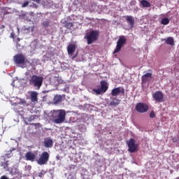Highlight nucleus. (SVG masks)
<instances>
[{
	"label": "nucleus",
	"instance_id": "10",
	"mask_svg": "<svg viewBox=\"0 0 179 179\" xmlns=\"http://www.w3.org/2000/svg\"><path fill=\"white\" fill-rule=\"evenodd\" d=\"M13 60L17 65H24V63L26 62V57L23 54H17L14 56Z\"/></svg>",
	"mask_w": 179,
	"mask_h": 179
},
{
	"label": "nucleus",
	"instance_id": "28",
	"mask_svg": "<svg viewBox=\"0 0 179 179\" xmlns=\"http://www.w3.org/2000/svg\"><path fill=\"white\" fill-rule=\"evenodd\" d=\"M36 117H37V115H31L29 118V121H34V120H36Z\"/></svg>",
	"mask_w": 179,
	"mask_h": 179
},
{
	"label": "nucleus",
	"instance_id": "2",
	"mask_svg": "<svg viewBox=\"0 0 179 179\" xmlns=\"http://www.w3.org/2000/svg\"><path fill=\"white\" fill-rule=\"evenodd\" d=\"M66 113L64 110H55L52 115L55 124H62L65 122Z\"/></svg>",
	"mask_w": 179,
	"mask_h": 179
},
{
	"label": "nucleus",
	"instance_id": "30",
	"mask_svg": "<svg viewBox=\"0 0 179 179\" xmlns=\"http://www.w3.org/2000/svg\"><path fill=\"white\" fill-rule=\"evenodd\" d=\"M31 125H34L36 128H40V123H32Z\"/></svg>",
	"mask_w": 179,
	"mask_h": 179
},
{
	"label": "nucleus",
	"instance_id": "14",
	"mask_svg": "<svg viewBox=\"0 0 179 179\" xmlns=\"http://www.w3.org/2000/svg\"><path fill=\"white\" fill-rule=\"evenodd\" d=\"M126 17V22L129 24L130 27L132 29L134 28V26L135 24V20L134 19V17L131 15L125 16Z\"/></svg>",
	"mask_w": 179,
	"mask_h": 179
},
{
	"label": "nucleus",
	"instance_id": "9",
	"mask_svg": "<svg viewBox=\"0 0 179 179\" xmlns=\"http://www.w3.org/2000/svg\"><path fill=\"white\" fill-rule=\"evenodd\" d=\"M135 108L137 113H147V111H148L149 106H148V104L144 103H138L136 105Z\"/></svg>",
	"mask_w": 179,
	"mask_h": 179
},
{
	"label": "nucleus",
	"instance_id": "25",
	"mask_svg": "<svg viewBox=\"0 0 179 179\" xmlns=\"http://www.w3.org/2000/svg\"><path fill=\"white\" fill-rule=\"evenodd\" d=\"M146 78H152V73H147L142 76V80H145Z\"/></svg>",
	"mask_w": 179,
	"mask_h": 179
},
{
	"label": "nucleus",
	"instance_id": "19",
	"mask_svg": "<svg viewBox=\"0 0 179 179\" xmlns=\"http://www.w3.org/2000/svg\"><path fill=\"white\" fill-rule=\"evenodd\" d=\"M165 43L168 45H174V38L173 37H168L165 39Z\"/></svg>",
	"mask_w": 179,
	"mask_h": 179
},
{
	"label": "nucleus",
	"instance_id": "4",
	"mask_svg": "<svg viewBox=\"0 0 179 179\" xmlns=\"http://www.w3.org/2000/svg\"><path fill=\"white\" fill-rule=\"evenodd\" d=\"M101 85L98 87V89H94L93 92L96 93V94H101V93H106L107 90H108V83L106 80L101 81Z\"/></svg>",
	"mask_w": 179,
	"mask_h": 179
},
{
	"label": "nucleus",
	"instance_id": "22",
	"mask_svg": "<svg viewBox=\"0 0 179 179\" xmlns=\"http://www.w3.org/2000/svg\"><path fill=\"white\" fill-rule=\"evenodd\" d=\"M63 24L66 29H71V27H73V23L68 22V21H64Z\"/></svg>",
	"mask_w": 179,
	"mask_h": 179
},
{
	"label": "nucleus",
	"instance_id": "7",
	"mask_svg": "<svg viewBox=\"0 0 179 179\" xmlns=\"http://www.w3.org/2000/svg\"><path fill=\"white\" fill-rule=\"evenodd\" d=\"M127 43V39L125 38V36H120L117 42V45L113 51V54H117V52H120L121 51V48H122V45Z\"/></svg>",
	"mask_w": 179,
	"mask_h": 179
},
{
	"label": "nucleus",
	"instance_id": "12",
	"mask_svg": "<svg viewBox=\"0 0 179 179\" xmlns=\"http://www.w3.org/2000/svg\"><path fill=\"white\" fill-rule=\"evenodd\" d=\"M120 93H122V94L125 93V90H124V88H121L120 87L114 88L112 90L110 94L111 96H113L114 97H115V96H118Z\"/></svg>",
	"mask_w": 179,
	"mask_h": 179
},
{
	"label": "nucleus",
	"instance_id": "32",
	"mask_svg": "<svg viewBox=\"0 0 179 179\" xmlns=\"http://www.w3.org/2000/svg\"><path fill=\"white\" fill-rule=\"evenodd\" d=\"M20 104H25L26 103V101L24 99H20Z\"/></svg>",
	"mask_w": 179,
	"mask_h": 179
},
{
	"label": "nucleus",
	"instance_id": "15",
	"mask_svg": "<svg viewBox=\"0 0 179 179\" xmlns=\"http://www.w3.org/2000/svg\"><path fill=\"white\" fill-rule=\"evenodd\" d=\"M76 50V45L75 44H70L67 46V52L69 55H73Z\"/></svg>",
	"mask_w": 179,
	"mask_h": 179
},
{
	"label": "nucleus",
	"instance_id": "35",
	"mask_svg": "<svg viewBox=\"0 0 179 179\" xmlns=\"http://www.w3.org/2000/svg\"><path fill=\"white\" fill-rule=\"evenodd\" d=\"M10 38H15V33L12 32V33L10 34Z\"/></svg>",
	"mask_w": 179,
	"mask_h": 179
},
{
	"label": "nucleus",
	"instance_id": "5",
	"mask_svg": "<svg viewBox=\"0 0 179 179\" xmlns=\"http://www.w3.org/2000/svg\"><path fill=\"white\" fill-rule=\"evenodd\" d=\"M48 160H50V153L45 151L41 153L39 159L37 160V163L40 166H44V164L48 163Z\"/></svg>",
	"mask_w": 179,
	"mask_h": 179
},
{
	"label": "nucleus",
	"instance_id": "16",
	"mask_svg": "<svg viewBox=\"0 0 179 179\" xmlns=\"http://www.w3.org/2000/svg\"><path fill=\"white\" fill-rule=\"evenodd\" d=\"M43 145L45 148H51L54 145V141H52V139L47 138L44 139Z\"/></svg>",
	"mask_w": 179,
	"mask_h": 179
},
{
	"label": "nucleus",
	"instance_id": "6",
	"mask_svg": "<svg viewBox=\"0 0 179 179\" xmlns=\"http://www.w3.org/2000/svg\"><path fill=\"white\" fill-rule=\"evenodd\" d=\"M128 145V151L130 153H135V152H138V144H136V141L134 138H130V140L127 142Z\"/></svg>",
	"mask_w": 179,
	"mask_h": 179
},
{
	"label": "nucleus",
	"instance_id": "33",
	"mask_svg": "<svg viewBox=\"0 0 179 179\" xmlns=\"http://www.w3.org/2000/svg\"><path fill=\"white\" fill-rule=\"evenodd\" d=\"M43 176H44V172L42 171L41 172H40L39 173H38V177H43Z\"/></svg>",
	"mask_w": 179,
	"mask_h": 179
},
{
	"label": "nucleus",
	"instance_id": "27",
	"mask_svg": "<svg viewBox=\"0 0 179 179\" xmlns=\"http://www.w3.org/2000/svg\"><path fill=\"white\" fill-rule=\"evenodd\" d=\"M4 157H5V159H6V157H7V159H9V158L12 157V150L10 151V153L6 154L4 156Z\"/></svg>",
	"mask_w": 179,
	"mask_h": 179
},
{
	"label": "nucleus",
	"instance_id": "26",
	"mask_svg": "<svg viewBox=\"0 0 179 179\" xmlns=\"http://www.w3.org/2000/svg\"><path fill=\"white\" fill-rule=\"evenodd\" d=\"M150 118H156V114L155 113V111H151L150 113Z\"/></svg>",
	"mask_w": 179,
	"mask_h": 179
},
{
	"label": "nucleus",
	"instance_id": "21",
	"mask_svg": "<svg viewBox=\"0 0 179 179\" xmlns=\"http://www.w3.org/2000/svg\"><path fill=\"white\" fill-rule=\"evenodd\" d=\"M141 4L142 5L143 8H150V6H152L150 3L146 0H142L141 1Z\"/></svg>",
	"mask_w": 179,
	"mask_h": 179
},
{
	"label": "nucleus",
	"instance_id": "8",
	"mask_svg": "<svg viewBox=\"0 0 179 179\" xmlns=\"http://www.w3.org/2000/svg\"><path fill=\"white\" fill-rule=\"evenodd\" d=\"M152 99L157 103H163L164 101V94L161 91H157L152 94Z\"/></svg>",
	"mask_w": 179,
	"mask_h": 179
},
{
	"label": "nucleus",
	"instance_id": "13",
	"mask_svg": "<svg viewBox=\"0 0 179 179\" xmlns=\"http://www.w3.org/2000/svg\"><path fill=\"white\" fill-rule=\"evenodd\" d=\"M25 159L28 162H34L36 160V155L31 152H27L25 155Z\"/></svg>",
	"mask_w": 179,
	"mask_h": 179
},
{
	"label": "nucleus",
	"instance_id": "11",
	"mask_svg": "<svg viewBox=\"0 0 179 179\" xmlns=\"http://www.w3.org/2000/svg\"><path fill=\"white\" fill-rule=\"evenodd\" d=\"M9 161H6V159H5V156H1L0 157V166L1 167H3L6 171H9V164H8Z\"/></svg>",
	"mask_w": 179,
	"mask_h": 179
},
{
	"label": "nucleus",
	"instance_id": "23",
	"mask_svg": "<svg viewBox=\"0 0 179 179\" xmlns=\"http://www.w3.org/2000/svg\"><path fill=\"white\" fill-rule=\"evenodd\" d=\"M169 23H170V20L168 17H164L161 21V24H164V26L169 24Z\"/></svg>",
	"mask_w": 179,
	"mask_h": 179
},
{
	"label": "nucleus",
	"instance_id": "45",
	"mask_svg": "<svg viewBox=\"0 0 179 179\" xmlns=\"http://www.w3.org/2000/svg\"><path fill=\"white\" fill-rule=\"evenodd\" d=\"M1 127H0V131H1Z\"/></svg>",
	"mask_w": 179,
	"mask_h": 179
},
{
	"label": "nucleus",
	"instance_id": "42",
	"mask_svg": "<svg viewBox=\"0 0 179 179\" xmlns=\"http://www.w3.org/2000/svg\"><path fill=\"white\" fill-rule=\"evenodd\" d=\"M73 58H76V56L73 57Z\"/></svg>",
	"mask_w": 179,
	"mask_h": 179
},
{
	"label": "nucleus",
	"instance_id": "24",
	"mask_svg": "<svg viewBox=\"0 0 179 179\" xmlns=\"http://www.w3.org/2000/svg\"><path fill=\"white\" fill-rule=\"evenodd\" d=\"M50 20H47L42 22V26L43 27H44V29H47V27L50 26Z\"/></svg>",
	"mask_w": 179,
	"mask_h": 179
},
{
	"label": "nucleus",
	"instance_id": "31",
	"mask_svg": "<svg viewBox=\"0 0 179 179\" xmlns=\"http://www.w3.org/2000/svg\"><path fill=\"white\" fill-rule=\"evenodd\" d=\"M131 6H135L136 5V1L133 0L130 2Z\"/></svg>",
	"mask_w": 179,
	"mask_h": 179
},
{
	"label": "nucleus",
	"instance_id": "40",
	"mask_svg": "<svg viewBox=\"0 0 179 179\" xmlns=\"http://www.w3.org/2000/svg\"><path fill=\"white\" fill-rule=\"evenodd\" d=\"M26 30H27V31H30V27L27 28Z\"/></svg>",
	"mask_w": 179,
	"mask_h": 179
},
{
	"label": "nucleus",
	"instance_id": "41",
	"mask_svg": "<svg viewBox=\"0 0 179 179\" xmlns=\"http://www.w3.org/2000/svg\"><path fill=\"white\" fill-rule=\"evenodd\" d=\"M1 29H5V25L1 26Z\"/></svg>",
	"mask_w": 179,
	"mask_h": 179
},
{
	"label": "nucleus",
	"instance_id": "3",
	"mask_svg": "<svg viewBox=\"0 0 179 179\" xmlns=\"http://www.w3.org/2000/svg\"><path fill=\"white\" fill-rule=\"evenodd\" d=\"M29 85L36 87V90H40V87L43 85V77L33 75L29 80Z\"/></svg>",
	"mask_w": 179,
	"mask_h": 179
},
{
	"label": "nucleus",
	"instance_id": "37",
	"mask_svg": "<svg viewBox=\"0 0 179 179\" xmlns=\"http://www.w3.org/2000/svg\"><path fill=\"white\" fill-rule=\"evenodd\" d=\"M16 47L17 48H20L21 45H20V43H19V42L16 43Z\"/></svg>",
	"mask_w": 179,
	"mask_h": 179
},
{
	"label": "nucleus",
	"instance_id": "20",
	"mask_svg": "<svg viewBox=\"0 0 179 179\" xmlns=\"http://www.w3.org/2000/svg\"><path fill=\"white\" fill-rule=\"evenodd\" d=\"M62 101V96L61 95H55L54 97V103L55 104H58V103H61Z\"/></svg>",
	"mask_w": 179,
	"mask_h": 179
},
{
	"label": "nucleus",
	"instance_id": "43",
	"mask_svg": "<svg viewBox=\"0 0 179 179\" xmlns=\"http://www.w3.org/2000/svg\"><path fill=\"white\" fill-rule=\"evenodd\" d=\"M35 6L37 7V6L35 4Z\"/></svg>",
	"mask_w": 179,
	"mask_h": 179
},
{
	"label": "nucleus",
	"instance_id": "18",
	"mask_svg": "<svg viewBox=\"0 0 179 179\" xmlns=\"http://www.w3.org/2000/svg\"><path fill=\"white\" fill-rule=\"evenodd\" d=\"M120 103H121V100L115 97L113 99L112 101L110 102L109 105L111 106V107H117Z\"/></svg>",
	"mask_w": 179,
	"mask_h": 179
},
{
	"label": "nucleus",
	"instance_id": "29",
	"mask_svg": "<svg viewBox=\"0 0 179 179\" xmlns=\"http://www.w3.org/2000/svg\"><path fill=\"white\" fill-rule=\"evenodd\" d=\"M26 6H29V1H26L22 5V8H26Z\"/></svg>",
	"mask_w": 179,
	"mask_h": 179
},
{
	"label": "nucleus",
	"instance_id": "1",
	"mask_svg": "<svg viewBox=\"0 0 179 179\" xmlns=\"http://www.w3.org/2000/svg\"><path fill=\"white\" fill-rule=\"evenodd\" d=\"M99 30H91L85 34L84 38L87 41L88 45H90V44H93V43L99 40Z\"/></svg>",
	"mask_w": 179,
	"mask_h": 179
},
{
	"label": "nucleus",
	"instance_id": "39",
	"mask_svg": "<svg viewBox=\"0 0 179 179\" xmlns=\"http://www.w3.org/2000/svg\"><path fill=\"white\" fill-rule=\"evenodd\" d=\"M34 2H36V3H40L41 0H32Z\"/></svg>",
	"mask_w": 179,
	"mask_h": 179
},
{
	"label": "nucleus",
	"instance_id": "17",
	"mask_svg": "<svg viewBox=\"0 0 179 179\" xmlns=\"http://www.w3.org/2000/svg\"><path fill=\"white\" fill-rule=\"evenodd\" d=\"M38 96V93H37V92H35V91L31 92V94H30L31 101H32V103H35V101H38V99L37 98Z\"/></svg>",
	"mask_w": 179,
	"mask_h": 179
},
{
	"label": "nucleus",
	"instance_id": "34",
	"mask_svg": "<svg viewBox=\"0 0 179 179\" xmlns=\"http://www.w3.org/2000/svg\"><path fill=\"white\" fill-rule=\"evenodd\" d=\"M27 170H28V171H30V170H31V166L30 165H28L27 167H26Z\"/></svg>",
	"mask_w": 179,
	"mask_h": 179
},
{
	"label": "nucleus",
	"instance_id": "38",
	"mask_svg": "<svg viewBox=\"0 0 179 179\" xmlns=\"http://www.w3.org/2000/svg\"><path fill=\"white\" fill-rule=\"evenodd\" d=\"M172 141L174 143H176L177 142V138H173Z\"/></svg>",
	"mask_w": 179,
	"mask_h": 179
},
{
	"label": "nucleus",
	"instance_id": "44",
	"mask_svg": "<svg viewBox=\"0 0 179 179\" xmlns=\"http://www.w3.org/2000/svg\"><path fill=\"white\" fill-rule=\"evenodd\" d=\"M22 68H24V66H22Z\"/></svg>",
	"mask_w": 179,
	"mask_h": 179
},
{
	"label": "nucleus",
	"instance_id": "36",
	"mask_svg": "<svg viewBox=\"0 0 179 179\" xmlns=\"http://www.w3.org/2000/svg\"><path fill=\"white\" fill-rule=\"evenodd\" d=\"M20 41V38H17L16 39H15V43H16V44H17V43H19Z\"/></svg>",
	"mask_w": 179,
	"mask_h": 179
}]
</instances>
